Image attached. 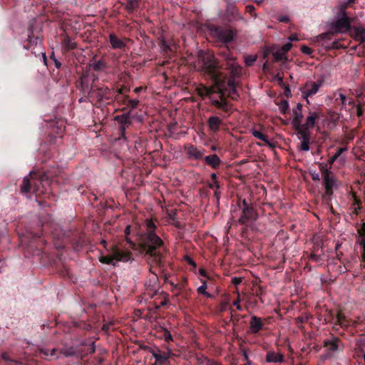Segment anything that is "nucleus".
Returning <instances> with one entry per match:
<instances>
[{"label": "nucleus", "instance_id": "f257e3e1", "mask_svg": "<svg viewBox=\"0 0 365 365\" xmlns=\"http://www.w3.org/2000/svg\"><path fill=\"white\" fill-rule=\"evenodd\" d=\"M220 66L216 58L211 55H207L202 58V70L214 84L211 86L200 85L196 91L202 99L208 98L210 106L223 113L222 117L230 115L232 112V104L227 100L222 88L225 80H222L219 71Z\"/></svg>", "mask_w": 365, "mask_h": 365}, {"label": "nucleus", "instance_id": "f03ea898", "mask_svg": "<svg viewBox=\"0 0 365 365\" xmlns=\"http://www.w3.org/2000/svg\"><path fill=\"white\" fill-rule=\"evenodd\" d=\"M146 231L140 236V251L152 258L160 269L165 267L164 255L161 249L164 246L162 239L155 233L156 226L152 220H145Z\"/></svg>", "mask_w": 365, "mask_h": 365}, {"label": "nucleus", "instance_id": "7ed1b4c3", "mask_svg": "<svg viewBox=\"0 0 365 365\" xmlns=\"http://www.w3.org/2000/svg\"><path fill=\"white\" fill-rule=\"evenodd\" d=\"M51 175L48 173L31 171L24 177L20 186L21 194L27 195L34 193L36 196L41 195L50 196L52 189L51 188L53 181L51 179Z\"/></svg>", "mask_w": 365, "mask_h": 365}, {"label": "nucleus", "instance_id": "20e7f679", "mask_svg": "<svg viewBox=\"0 0 365 365\" xmlns=\"http://www.w3.org/2000/svg\"><path fill=\"white\" fill-rule=\"evenodd\" d=\"M24 48L31 50L36 56H40L43 48L42 27L39 26L35 18L29 21L27 27V39Z\"/></svg>", "mask_w": 365, "mask_h": 365}, {"label": "nucleus", "instance_id": "39448f33", "mask_svg": "<svg viewBox=\"0 0 365 365\" xmlns=\"http://www.w3.org/2000/svg\"><path fill=\"white\" fill-rule=\"evenodd\" d=\"M208 30L212 38L225 45V51L220 53L224 57L225 61H226V54H229L230 56H233L230 53V49L227 45L234 40L235 36L237 35V31L230 27H223L214 24L210 25Z\"/></svg>", "mask_w": 365, "mask_h": 365}, {"label": "nucleus", "instance_id": "423d86ee", "mask_svg": "<svg viewBox=\"0 0 365 365\" xmlns=\"http://www.w3.org/2000/svg\"><path fill=\"white\" fill-rule=\"evenodd\" d=\"M78 351L76 348L64 346L63 348L41 347L36 350V356L45 361H56L61 356L70 357L76 356Z\"/></svg>", "mask_w": 365, "mask_h": 365}, {"label": "nucleus", "instance_id": "0eeeda50", "mask_svg": "<svg viewBox=\"0 0 365 365\" xmlns=\"http://www.w3.org/2000/svg\"><path fill=\"white\" fill-rule=\"evenodd\" d=\"M235 60L236 58L234 56L226 54V63L222 65L230 75V78L227 80V85L230 88L229 96L233 100H236L239 96L235 79L240 76L242 72V67L235 62Z\"/></svg>", "mask_w": 365, "mask_h": 365}, {"label": "nucleus", "instance_id": "6e6552de", "mask_svg": "<svg viewBox=\"0 0 365 365\" xmlns=\"http://www.w3.org/2000/svg\"><path fill=\"white\" fill-rule=\"evenodd\" d=\"M346 4H341L340 6L337 20L331 24L330 33L322 34V38L325 39L333 34L345 33L350 30L351 22L349 18L346 15Z\"/></svg>", "mask_w": 365, "mask_h": 365}, {"label": "nucleus", "instance_id": "1a4fd4ad", "mask_svg": "<svg viewBox=\"0 0 365 365\" xmlns=\"http://www.w3.org/2000/svg\"><path fill=\"white\" fill-rule=\"evenodd\" d=\"M237 205L242 212L238 220L240 225H247L248 223L255 222L257 219L258 213L254 205L248 203L245 199L240 200Z\"/></svg>", "mask_w": 365, "mask_h": 365}, {"label": "nucleus", "instance_id": "9d476101", "mask_svg": "<svg viewBox=\"0 0 365 365\" xmlns=\"http://www.w3.org/2000/svg\"><path fill=\"white\" fill-rule=\"evenodd\" d=\"M132 259V253L130 251L122 250L118 247H115L112 255L101 257L100 262L103 264L115 265V261L127 262Z\"/></svg>", "mask_w": 365, "mask_h": 365}, {"label": "nucleus", "instance_id": "9b49d317", "mask_svg": "<svg viewBox=\"0 0 365 365\" xmlns=\"http://www.w3.org/2000/svg\"><path fill=\"white\" fill-rule=\"evenodd\" d=\"M324 83V78H318L316 81H307L305 83L304 90L302 92L308 104H309L308 98L315 95L318 92L319 88L322 86Z\"/></svg>", "mask_w": 365, "mask_h": 365}, {"label": "nucleus", "instance_id": "f8f14e48", "mask_svg": "<svg viewBox=\"0 0 365 365\" xmlns=\"http://www.w3.org/2000/svg\"><path fill=\"white\" fill-rule=\"evenodd\" d=\"M184 150L186 153L187 158L189 160H200L205 157L206 150L202 147L188 144L184 146Z\"/></svg>", "mask_w": 365, "mask_h": 365}, {"label": "nucleus", "instance_id": "ddd939ff", "mask_svg": "<svg viewBox=\"0 0 365 365\" xmlns=\"http://www.w3.org/2000/svg\"><path fill=\"white\" fill-rule=\"evenodd\" d=\"M323 179V185L325 188L324 197L330 200V197L333 195V190L336 187V178L332 173L328 176H324Z\"/></svg>", "mask_w": 365, "mask_h": 365}, {"label": "nucleus", "instance_id": "4468645a", "mask_svg": "<svg viewBox=\"0 0 365 365\" xmlns=\"http://www.w3.org/2000/svg\"><path fill=\"white\" fill-rule=\"evenodd\" d=\"M11 350L9 353L0 354V363L1 365H25L26 362L20 359H16Z\"/></svg>", "mask_w": 365, "mask_h": 365}, {"label": "nucleus", "instance_id": "2eb2a0df", "mask_svg": "<svg viewBox=\"0 0 365 365\" xmlns=\"http://www.w3.org/2000/svg\"><path fill=\"white\" fill-rule=\"evenodd\" d=\"M96 97L98 102L103 101H111L113 100V91L108 86L97 87L96 89Z\"/></svg>", "mask_w": 365, "mask_h": 365}, {"label": "nucleus", "instance_id": "dca6fc26", "mask_svg": "<svg viewBox=\"0 0 365 365\" xmlns=\"http://www.w3.org/2000/svg\"><path fill=\"white\" fill-rule=\"evenodd\" d=\"M222 114L223 113L221 111L220 115L222 118L217 115H212L207 119V123L209 129L212 132L215 133H217L220 130L221 125H223L222 118H225V117H222ZM228 116L229 115H226L225 118Z\"/></svg>", "mask_w": 365, "mask_h": 365}, {"label": "nucleus", "instance_id": "f3484780", "mask_svg": "<svg viewBox=\"0 0 365 365\" xmlns=\"http://www.w3.org/2000/svg\"><path fill=\"white\" fill-rule=\"evenodd\" d=\"M322 115L321 111H309L305 123L302 125L308 129H312L316 125L317 120H318Z\"/></svg>", "mask_w": 365, "mask_h": 365}, {"label": "nucleus", "instance_id": "a211bd4d", "mask_svg": "<svg viewBox=\"0 0 365 365\" xmlns=\"http://www.w3.org/2000/svg\"><path fill=\"white\" fill-rule=\"evenodd\" d=\"M226 15L232 19H240L241 16L239 14L235 2L232 0H226Z\"/></svg>", "mask_w": 365, "mask_h": 365}, {"label": "nucleus", "instance_id": "6ab92c4d", "mask_svg": "<svg viewBox=\"0 0 365 365\" xmlns=\"http://www.w3.org/2000/svg\"><path fill=\"white\" fill-rule=\"evenodd\" d=\"M203 161L207 165L210 166L214 170L218 169L220 165L222 163L221 159L216 154H211L206 156L205 155Z\"/></svg>", "mask_w": 365, "mask_h": 365}, {"label": "nucleus", "instance_id": "aec40b11", "mask_svg": "<svg viewBox=\"0 0 365 365\" xmlns=\"http://www.w3.org/2000/svg\"><path fill=\"white\" fill-rule=\"evenodd\" d=\"M293 120H292V125L293 128L294 127H299V125H302V120L304 118V115L302 114V106L301 103H297L295 108L293 109Z\"/></svg>", "mask_w": 365, "mask_h": 365}, {"label": "nucleus", "instance_id": "412c9836", "mask_svg": "<svg viewBox=\"0 0 365 365\" xmlns=\"http://www.w3.org/2000/svg\"><path fill=\"white\" fill-rule=\"evenodd\" d=\"M271 52L273 56V61L274 62H286L287 61V55L279 48L277 51H274L273 49L267 50L264 53V58H267L268 53Z\"/></svg>", "mask_w": 365, "mask_h": 365}, {"label": "nucleus", "instance_id": "4be33fe9", "mask_svg": "<svg viewBox=\"0 0 365 365\" xmlns=\"http://www.w3.org/2000/svg\"><path fill=\"white\" fill-rule=\"evenodd\" d=\"M297 133V137L301 140H311V132L310 129H308L302 125L294 128Z\"/></svg>", "mask_w": 365, "mask_h": 365}, {"label": "nucleus", "instance_id": "5701e85b", "mask_svg": "<svg viewBox=\"0 0 365 365\" xmlns=\"http://www.w3.org/2000/svg\"><path fill=\"white\" fill-rule=\"evenodd\" d=\"M141 0H125V3H123L125 10L129 14H133L140 7Z\"/></svg>", "mask_w": 365, "mask_h": 365}, {"label": "nucleus", "instance_id": "b1692460", "mask_svg": "<svg viewBox=\"0 0 365 365\" xmlns=\"http://www.w3.org/2000/svg\"><path fill=\"white\" fill-rule=\"evenodd\" d=\"M109 41L113 48L123 49L126 46V44L117 37V36L112 33L109 35Z\"/></svg>", "mask_w": 365, "mask_h": 365}, {"label": "nucleus", "instance_id": "393cba45", "mask_svg": "<svg viewBox=\"0 0 365 365\" xmlns=\"http://www.w3.org/2000/svg\"><path fill=\"white\" fill-rule=\"evenodd\" d=\"M338 342L339 339L337 337L326 339L324 341V346L327 349V351L332 352L338 349Z\"/></svg>", "mask_w": 365, "mask_h": 365}, {"label": "nucleus", "instance_id": "a878e982", "mask_svg": "<svg viewBox=\"0 0 365 365\" xmlns=\"http://www.w3.org/2000/svg\"><path fill=\"white\" fill-rule=\"evenodd\" d=\"M114 120L118 122V125H131L130 111L115 116Z\"/></svg>", "mask_w": 365, "mask_h": 365}, {"label": "nucleus", "instance_id": "bb28decb", "mask_svg": "<svg viewBox=\"0 0 365 365\" xmlns=\"http://www.w3.org/2000/svg\"><path fill=\"white\" fill-rule=\"evenodd\" d=\"M149 352H150L151 356H153V357H154L155 359V361H156V362H155V364L153 365H157L158 363L169 362V360L170 359V358L165 355H161L160 351L159 349L157 351H154L150 349V351H149Z\"/></svg>", "mask_w": 365, "mask_h": 365}, {"label": "nucleus", "instance_id": "cd10ccee", "mask_svg": "<svg viewBox=\"0 0 365 365\" xmlns=\"http://www.w3.org/2000/svg\"><path fill=\"white\" fill-rule=\"evenodd\" d=\"M187 285V280L185 277H183L180 282H178V295H182L183 297H186L187 295V290L186 287Z\"/></svg>", "mask_w": 365, "mask_h": 365}, {"label": "nucleus", "instance_id": "c85d7f7f", "mask_svg": "<svg viewBox=\"0 0 365 365\" xmlns=\"http://www.w3.org/2000/svg\"><path fill=\"white\" fill-rule=\"evenodd\" d=\"M283 361V355L274 353L267 352V362L268 363H278Z\"/></svg>", "mask_w": 365, "mask_h": 365}, {"label": "nucleus", "instance_id": "c756f323", "mask_svg": "<svg viewBox=\"0 0 365 365\" xmlns=\"http://www.w3.org/2000/svg\"><path fill=\"white\" fill-rule=\"evenodd\" d=\"M252 134L256 138H258V139L264 141L269 147L274 148V145L272 143H270V141L268 139V136L267 135L263 134L260 131L257 130H252Z\"/></svg>", "mask_w": 365, "mask_h": 365}, {"label": "nucleus", "instance_id": "7c9ffc66", "mask_svg": "<svg viewBox=\"0 0 365 365\" xmlns=\"http://www.w3.org/2000/svg\"><path fill=\"white\" fill-rule=\"evenodd\" d=\"M262 321H250V330H248V332L256 334L262 330Z\"/></svg>", "mask_w": 365, "mask_h": 365}, {"label": "nucleus", "instance_id": "2f4dec72", "mask_svg": "<svg viewBox=\"0 0 365 365\" xmlns=\"http://www.w3.org/2000/svg\"><path fill=\"white\" fill-rule=\"evenodd\" d=\"M63 44L65 48L68 51L74 50L76 48V43L73 42L68 36H66L63 38Z\"/></svg>", "mask_w": 365, "mask_h": 365}, {"label": "nucleus", "instance_id": "473e14b6", "mask_svg": "<svg viewBox=\"0 0 365 365\" xmlns=\"http://www.w3.org/2000/svg\"><path fill=\"white\" fill-rule=\"evenodd\" d=\"M319 170L322 174V178H324V176H328L331 174H332V172L329 170L331 168V165L328 167V165L324 163H319Z\"/></svg>", "mask_w": 365, "mask_h": 365}, {"label": "nucleus", "instance_id": "72a5a7b5", "mask_svg": "<svg viewBox=\"0 0 365 365\" xmlns=\"http://www.w3.org/2000/svg\"><path fill=\"white\" fill-rule=\"evenodd\" d=\"M130 125H118V134L119 136L118 140H123L125 142H127V138L125 136V130L126 128H128Z\"/></svg>", "mask_w": 365, "mask_h": 365}, {"label": "nucleus", "instance_id": "f704fd0d", "mask_svg": "<svg viewBox=\"0 0 365 365\" xmlns=\"http://www.w3.org/2000/svg\"><path fill=\"white\" fill-rule=\"evenodd\" d=\"M126 101H127V103L125 105L126 107L124 108L123 109V110H125L126 108H130V110H133V109L138 108V106L140 104V101L138 99H130L129 96L128 98V100H126Z\"/></svg>", "mask_w": 365, "mask_h": 365}, {"label": "nucleus", "instance_id": "c9c22d12", "mask_svg": "<svg viewBox=\"0 0 365 365\" xmlns=\"http://www.w3.org/2000/svg\"><path fill=\"white\" fill-rule=\"evenodd\" d=\"M113 91V96L120 95L124 96L128 95V93L130 91V88L126 86H121L120 88H115L112 89Z\"/></svg>", "mask_w": 365, "mask_h": 365}, {"label": "nucleus", "instance_id": "e433bc0d", "mask_svg": "<svg viewBox=\"0 0 365 365\" xmlns=\"http://www.w3.org/2000/svg\"><path fill=\"white\" fill-rule=\"evenodd\" d=\"M159 46L161 48V49L165 53L171 51L170 45L168 43L165 37L163 36L159 38Z\"/></svg>", "mask_w": 365, "mask_h": 365}, {"label": "nucleus", "instance_id": "4c0bfd02", "mask_svg": "<svg viewBox=\"0 0 365 365\" xmlns=\"http://www.w3.org/2000/svg\"><path fill=\"white\" fill-rule=\"evenodd\" d=\"M128 95H123V96H120V95H115L113 96V100L114 101H116L119 105H121V106H125L126 105V103H127V101L128 100Z\"/></svg>", "mask_w": 365, "mask_h": 365}, {"label": "nucleus", "instance_id": "58836bf2", "mask_svg": "<svg viewBox=\"0 0 365 365\" xmlns=\"http://www.w3.org/2000/svg\"><path fill=\"white\" fill-rule=\"evenodd\" d=\"M91 66L96 71H102L104 68H106V63L102 60H98L93 63Z\"/></svg>", "mask_w": 365, "mask_h": 365}, {"label": "nucleus", "instance_id": "ea45409f", "mask_svg": "<svg viewBox=\"0 0 365 365\" xmlns=\"http://www.w3.org/2000/svg\"><path fill=\"white\" fill-rule=\"evenodd\" d=\"M207 289V284L206 282H204L203 284L197 288V292L200 294H203L204 296L212 298L213 297V295L206 292Z\"/></svg>", "mask_w": 365, "mask_h": 365}, {"label": "nucleus", "instance_id": "a19ab883", "mask_svg": "<svg viewBox=\"0 0 365 365\" xmlns=\"http://www.w3.org/2000/svg\"><path fill=\"white\" fill-rule=\"evenodd\" d=\"M356 36L361 43H365V29H356Z\"/></svg>", "mask_w": 365, "mask_h": 365}, {"label": "nucleus", "instance_id": "79ce46f5", "mask_svg": "<svg viewBox=\"0 0 365 365\" xmlns=\"http://www.w3.org/2000/svg\"><path fill=\"white\" fill-rule=\"evenodd\" d=\"M171 331L174 332V330L172 329L171 327L168 328H164V334H163V336H164V339H165V341L168 343L170 341H173L172 334H170Z\"/></svg>", "mask_w": 365, "mask_h": 365}, {"label": "nucleus", "instance_id": "37998d69", "mask_svg": "<svg viewBox=\"0 0 365 365\" xmlns=\"http://www.w3.org/2000/svg\"><path fill=\"white\" fill-rule=\"evenodd\" d=\"M310 140H301L300 144L297 146L298 149L302 151H309L310 149Z\"/></svg>", "mask_w": 365, "mask_h": 365}, {"label": "nucleus", "instance_id": "c03bdc74", "mask_svg": "<svg viewBox=\"0 0 365 365\" xmlns=\"http://www.w3.org/2000/svg\"><path fill=\"white\" fill-rule=\"evenodd\" d=\"M200 363L202 365H220V363L215 361L207 357H204L200 359Z\"/></svg>", "mask_w": 365, "mask_h": 365}, {"label": "nucleus", "instance_id": "a18cd8bd", "mask_svg": "<svg viewBox=\"0 0 365 365\" xmlns=\"http://www.w3.org/2000/svg\"><path fill=\"white\" fill-rule=\"evenodd\" d=\"M257 60V56H246L245 62L247 66H251Z\"/></svg>", "mask_w": 365, "mask_h": 365}, {"label": "nucleus", "instance_id": "49530a36", "mask_svg": "<svg viewBox=\"0 0 365 365\" xmlns=\"http://www.w3.org/2000/svg\"><path fill=\"white\" fill-rule=\"evenodd\" d=\"M56 123L58 124V126H57L58 130L56 131V134L61 135L63 133L64 129H65L64 122H63V120H61L58 121Z\"/></svg>", "mask_w": 365, "mask_h": 365}, {"label": "nucleus", "instance_id": "de8ad7c7", "mask_svg": "<svg viewBox=\"0 0 365 365\" xmlns=\"http://www.w3.org/2000/svg\"><path fill=\"white\" fill-rule=\"evenodd\" d=\"M300 50L303 53L307 55H311L313 52V49L312 48L305 45L302 46Z\"/></svg>", "mask_w": 365, "mask_h": 365}, {"label": "nucleus", "instance_id": "09e8293b", "mask_svg": "<svg viewBox=\"0 0 365 365\" xmlns=\"http://www.w3.org/2000/svg\"><path fill=\"white\" fill-rule=\"evenodd\" d=\"M364 106H365V103H364ZM356 115L359 118L363 116V115H364L363 105L359 104V105L356 106Z\"/></svg>", "mask_w": 365, "mask_h": 365}, {"label": "nucleus", "instance_id": "8fccbe9b", "mask_svg": "<svg viewBox=\"0 0 365 365\" xmlns=\"http://www.w3.org/2000/svg\"><path fill=\"white\" fill-rule=\"evenodd\" d=\"M292 43L289 42L284 44L280 49L287 55V53L292 48Z\"/></svg>", "mask_w": 365, "mask_h": 365}, {"label": "nucleus", "instance_id": "3c124183", "mask_svg": "<svg viewBox=\"0 0 365 365\" xmlns=\"http://www.w3.org/2000/svg\"><path fill=\"white\" fill-rule=\"evenodd\" d=\"M230 307V303L227 301H222L220 304V307H219V310L220 312H222L227 309H228V307Z\"/></svg>", "mask_w": 365, "mask_h": 365}, {"label": "nucleus", "instance_id": "603ef678", "mask_svg": "<svg viewBox=\"0 0 365 365\" xmlns=\"http://www.w3.org/2000/svg\"><path fill=\"white\" fill-rule=\"evenodd\" d=\"M169 284L171 286V291L174 294L178 295V283H175L173 281H170Z\"/></svg>", "mask_w": 365, "mask_h": 365}, {"label": "nucleus", "instance_id": "864d4df0", "mask_svg": "<svg viewBox=\"0 0 365 365\" xmlns=\"http://www.w3.org/2000/svg\"><path fill=\"white\" fill-rule=\"evenodd\" d=\"M130 226L128 225L125 227L124 233H125V235L126 236L128 242L130 243V245H132V246H135V244L130 240H129L128 238V236L130 235Z\"/></svg>", "mask_w": 365, "mask_h": 365}, {"label": "nucleus", "instance_id": "5fc2aeb1", "mask_svg": "<svg viewBox=\"0 0 365 365\" xmlns=\"http://www.w3.org/2000/svg\"><path fill=\"white\" fill-rule=\"evenodd\" d=\"M252 292L257 297H260L262 294L263 290L261 287H256L252 289Z\"/></svg>", "mask_w": 365, "mask_h": 365}, {"label": "nucleus", "instance_id": "6e6d98bb", "mask_svg": "<svg viewBox=\"0 0 365 365\" xmlns=\"http://www.w3.org/2000/svg\"><path fill=\"white\" fill-rule=\"evenodd\" d=\"M208 187L210 189L214 190L220 188V182H211L208 183Z\"/></svg>", "mask_w": 365, "mask_h": 365}, {"label": "nucleus", "instance_id": "4d7b16f0", "mask_svg": "<svg viewBox=\"0 0 365 365\" xmlns=\"http://www.w3.org/2000/svg\"><path fill=\"white\" fill-rule=\"evenodd\" d=\"M310 175H311L312 179L314 181H319L320 180L319 174L318 173H317L316 171H314V172L310 171Z\"/></svg>", "mask_w": 365, "mask_h": 365}, {"label": "nucleus", "instance_id": "13d9d810", "mask_svg": "<svg viewBox=\"0 0 365 365\" xmlns=\"http://www.w3.org/2000/svg\"><path fill=\"white\" fill-rule=\"evenodd\" d=\"M255 7L253 5H247L246 6V11L250 13L251 15H252V13L255 11ZM253 16L255 17H256L257 14H253Z\"/></svg>", "mask_w": 365, "mask_h": 365}, {"label": "nucleus", "instance_id": "bf43d9fd", "mask_svg": "<svg viewBox=\"0 0 365 365\" xmlns=\"http://www.w3.org/2000/svg\"><path fill=\"white\" fill-rule=\"evenodd\" d=\"M277 19L282 23H289V18L287 16H279Z\"/></svg>", "mask_w": 365, "mask_h": 365}, {"label": "nucleus", "instance_id": "052dcab7", "mask_svg": "<svg viewBox=\"0 0 365 365\" xmlns=\"http://www.w3.org/2000/svg\"><path fill=\"white\" fill-rule=\"evenodd\" d=\"M160 355L165 356L170 359H172L175 356L174 353L170 349H168L167 352H160Z\"/></svg>", "mask_w": 365, "mask_h": 365}, {"label": "nucleus", "instance_id": "680f3d73", "mask_svg": "<svg viewBox=\"0 0 365 365\" xmlns=\"http://www.w3.org/2000/svg\"><path fill=\"white\" fill-rule=\"evenodd\" d=\"M232 283L237 287L238 284H240L242 282V278L241 277H232L231 279Z\"/></svg>", "mask_w": 365, "mask_h": 365}, {"label": "nucleus", "instance_id": "e2e57ef3", "mask_svg": "<svg viewBox=\"0 0 365 365\" xmlns=\"http://www.w3.org/2000/svg\"><path fill=\"white\" fill-rule=\"evenodd\" d=\"M218 190L219 189L214 190V197L216 199V204L217 205L220 204V192Z\"/></svg>", "mask_w": 365, "mask_h": 365}, {"label": "nucleus", "instance_id": "0e129e2a", "mask_svg": "<svg viewBox=\"0 0 365 365\" xmlns=\"http://www.w3.org/2000/svg\"><path fill=\"white\" fill-rule=\"evenodd\" d=\"M360 245H362V247H363V252L361 254V257H362L363 261L365 262V237L361 239Z\"/></svg>", "mask_w": 365, "mask_h": 365}, {"label": "nucleus", "instance_id": "69168bd1", "mask_svg": "<svg viewBox=\"0 0 365 365\" xmlns=\"http://www.w3.org/2000/svg\"><path fill=\"white\" fill-rule=\"evenodd\" d=\"M185 259L189 264L192 265L194 267H196L197 264L191 257H190L189 256H185Z\"/></svg>", "mask_w": 365, "mask_h": 365}, {"label": "nucleus", "instance_id": "338daca9", "mask_svg": "<svg viewBox=\"0 0 365 365\" xmlns=\"http://www.w3.org/2000/svg\"><path fill=\"white\" fill-rule=\"evenodd\" d=\"M240 295L238 294L237 299L235 300L232 303L233 307H236V309L238 310H241V306L240 304Z\"/></svg>", "mask_w": 365, "mask_h": 365}, {"label": "nucleus", "instance_id": "774afa93", "mask_svg": "<svg viewBox=\"0 0 365 365\" xmlns=\"http://www.w3.org/2000/svg\"><path fill=\"white\" fill-rule=\"evenodd\" d=\"M168 216L171 220H175L176 219L177 212L175 210H170L168 212Z\"/></svg>", "mask_w": 365, "mask_h": 365}]
</instances>
